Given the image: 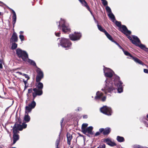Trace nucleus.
Listing matches in <instances>:
<instances>
[{
    "label": "nucleus",
    "instance_id": "obj_15",
    "mask_svg": "<svg viewBox=\"0 0 148 148\" xmlns=\"http://www.w3.org/2000/svg\"><path fill=\"white\" fill-rule=\"evenodd\" d=\"M104 141L110 146L113 147L116 145V144L110 138H106L104 140Z\"/></svg>",
    "mask_w": 148,
    "mask_h": 148
},
{
    "label": "nucleus",
    "instance_id": "obj_43",
    "mask_svg": "<svg viewBox=\"0 0 148 148\" xmlns=\"http://www.w3.org/2000/svg\"><path fill=\"white\" fill-rule=\"evenodd\" d=\"M63 121H64V119L62 118V120H61V121H60V124H61V126L62 125V123L63 122Z\"/></svg>",
    "mask_w": 148,
    "mask_h": 148
},
{
    "label": "nucleus",
    "instance_id": "obj_12",
    "mask_svg": "<svg viewBox=\"0 0 148 148\" xmlns=\"http://www.w3.org/2000/svg\"><path fill=\"white\" fill-rule=\"evenodd\" d=\"M81 36V34L80 33L76 32H75L74 34H70L69 36L70 39L73 41L79 40Z\"/></svg>",
    "mask_w": 148,
    "mask_h": 148
},
{
    "label": "nucleus",
    "instance_id": "obj_47",
    "mask_svg": "<svg viewBox=\"0 0 148 148\" xmlns=\"http://www.w3.org/2000/svg\"><path fill=\"white\" fill-rule=\"evenodd\" d=\"M87 117V116L86 115H85L83 116L84 118H86Z\"/></svg>",
    "mask_w": 148,
    "mask_h": 148
},
{
    "label": "nucleus",
    "instance_id": "obj_1",
    "mask_svg": "<svg viewBox=\"0 0 148 148\" xmlns=\"http://www.w3.org/2000/svg\"><path fill=\"white\" fill-rule=\"evenodd\" d=\"M103 71L105 76L108 78L106 80L105 85L101 90L106 94L111 92L114 89V86L116 85L118 92L119 93L122 92L123 83L119 81V77L115 75L113 71L109 68H104Z\"/></svg>",
    "mask_w": 148,
    "mask_h": 148
},
{
    "label": "nucleus",
    "instance_id": "obj_24",
    "mask_svg": "<svg viewBox=\"0 0 148 148\" xmlns=\"http://www.w3.org/2000/svg\"><path fill=\"white\" fill-rule=\"evenodd\" d=\"M107 38L109 39L110 40L113 42L114 40H113L111 36L107 32L104 33Z\"/></svg>",
    "mask_w": 148,
    "mask_h": 148
},
{
    "label": "nucleus",
    "instance_id": "obj_48",
    "mask_svg": "<svg viewBox=\"0 0 148 148\" xmlns=\"http://www.w3.org/2000/svg\"><path fill=\"white\" fill-rule=\"evenodd\" d=\"M82 110V108H78V110L79 111Z\"/></svg>",
    "mask_w": 148,
    "mask_h": 148
},
{
    "label": "nucleus",
    "instance_id": "obj_19",
    "mask_svg": "<svg viewBox=\"0 0 148 148\" xmlns=\"http://www.w3.org/2000/svg\"><path fill=\"white\" fill-rule=\"evenodd\" d=\"M12 11L13 13V16L12 17V24L13 26H14L16 21V17L15 12L13 10H12Z\"/></svg>",
    "mask_w": 148,
    "mask_h": 148
},
{
    "label": "nucleus",
    "instance_id": "obj_6",
    "mask_svg": "<svg viewBox=\"0 0 148 148\" xmlns=\"http://www.w3.org/2000/svg\"><path fill=\"white\" fill-rule=\"evenodd\" d=\"M58 28L60 29L62 28V31L66 32L70 31V28L68 24L66 22L64 19L61 18L60 20L58 22H57Z\"/></svg>",
    "mask_w": 148,
    "mask_h": 148
},
{
    "label": "nucleus",
    "instance_id": "obj_34",
    "mask_svg": "<svg viewBox=\"0 0 148 148\" xmlns=\"http://www.w3.org/2000/svg\"><path fill=\"white\" fill-rule=\"evenodd\" d=\"M27 80H24V79H23V82L25 84V88H26V87H27L28 86V84H27Z\"/></svg>",
    "mask_w": 148,
    "mask_h": 148
},
{
    "label": "nucleus",
    "instance_id": "obj_17",
    "mask_svg": "<svg viewBox=\"0 0 148 148\" xmlns=\"http://www.w3.org/2000/svg\"><path fill=\"white\" fill-rule=\"evenodd\" d=\"M18 40V37L16 32H14L10 39V41L11 42H16Z\"/></svg>",
    "mask_w": 148,
    "mask_h": 148
},
{
    "label": "nucleus",
    "instance_id": "obj_23",
    "mask_svg": "<svg viewBox=\"0 0 148 148\" xmlns=\"http://www.w3.org/2000/svg\"><path fill=\"white\" fill-rule=\"evenodd\" d=\"M111 130L109 128H106L104 129V132L103 133L104 135L108 134L110 132Z\"/></svg>",
    "mask_w": 148,
    "mask_h": 148
},
{
    "label": "nucleus",
    "instance_id": "obj_27",
    "mask_svg": "<svg viewBox=\"0 0 148 148\" xmlns=\"http://www.w3.org/2000/svg\"><path fill=\"white\" fill-rule=\"evenodd\" d=\"M116 139L119 142H121L124 141V139L123 137L118 136L117 137Z\"/></svg>",
    "mask_w": 148,
    "mask_h": 148
},
{
    "label": "nucleus",
    "instance_id": "obj_5",
    "mask_svg": "<svg viewBox=\"0 0 148 148\" xmlns=\"http://www.w3.org/2000/svg\"><path fill=\"white\" fill-rule=\"evenodd\" d=\"M127 38L132 41V42L133 44L136 45V46H139L141 49L146 51H148V49L146 48L144 45L141 44L139 39L137 36H132L133 39L132 37L130 36H128Z\"/></svg>",
    "mask_w": 148,
    "mask_h": 148
},
{
    "label": "nucleus",
    "instance_id": "obj_46",
    "mask_svg": "<svg viewBox=\"0 0 148 148\" xmlns=\"http://www.w3.org/2000/svg\"><path fill=\"white\" fill-rule=\"evenodd\" d=\"M3 68V66L0 63V69H2Z\"/></svg>",
    "mask_w": 148,
    "mask_h": 148
},
{
    "label": "nucleus",
    "instance_id": "obj_7",
    "mask_svg": "<svg viewBox=\"0 0 148 148\" xmlns=\"http://www.w3.org/2000/svg\"><path fill=\"white\" fill-rule=\"evenodd\" d=\"M88 126L87 123H83L81 129L82 132L84 134L88 136H89V134L92 135L93 132L92 131L93 127L92 126H89L87 128Z\"/></svg>",
    "mask_w": 148,
    "mask_h": 148
},
{
    "label": "nucleus",
    "instance_id": "obj_45",
    "mask_svg": "<svg viewBox=\"0 0 148 148\" xmlns=\"http://www.w3.org/2000/svg\"><path fill=\"white\" fill-rule=\"evenodd\" d=\"M24 33V32L23 31H21L19 32V34H20V35H22V34H23Z\"/></svg>",
    "mask_w": 148,
    "mask_h": 148
},
{
    "label": "nucleus",
    "instance_id": "obj_22",
    "mask_svg": "<svg viewBox=\"0 0 148 148\" xmlns=\"http://www.w3.org/2000/svg\"><path fill=\"white\" fill-rule=\"evenodd\" d=\"M67 138L68 144L70 145L71 144V141L72 138V136L69 134L67 133Z\"/></svg>",
    "mask_w": 148,
    "mask_h": 148
},
{
    "label": "nucleus",
    "instance_id": "obj_21",
    "mask_svg": "<svg viewBox=\"0 0 148 148\" xmlns=\"http://www.w3.org/2000/svg\"><path fill=\"white\" fill-rule=\"evenodd\" d=\"M135 62L136 63H137L139 64L143 65V62L139 59H138L134 57H132V58Z\"/></svg>",
    "mask_w": 148,
    "mask_h": 148
},
{
    "label": "nucleus",
    "instance_id": "obj_11",
    "mask_svg": "<svg viewBox=\"0 0 148 148\" xmlns=\"http://www.w3.org/2000/svg\"><path fill=\"white\" fill-rule=\"evenodd\" d=\"M36 70V71L37 73V75L36 76V80L37 82H39L40 81L41 79L43 77V74L42 71L41 69L37 68Z\"/></svg>",
    "mask_w": 148,
    "mask_h": 148
},
{
    "label": "nucleus",
    "instance_id": "obj_10",
    "mask_svg": "<svg viewBox=\"0 0 148 148\" xmlns=\"http://www.w3.org/2000/svg\"><path fill=\"white\" fill-rule=\"evenodd\" d=\"M100 111L104 114L108 115H110L112 113V111L110 108L105 106L101 108Z\"/></svg>",
    "mask_w": 148,
    "mask_h": 148
},
{
    "label": "nucleus",
    "instance_id": "obj_42",
    "mask_svg": "<svg viewBox=\"0 0 148 148\" xmlns=\"http://www.w3.org/2000/svg\"><path fill=\"white\" fill-rule=\"evenodd\" d=\"M32 92V89L30 88L28 90V93H30Z\"/></svg>",
    "mask_w": 148,
    "mask_h": 148
},
{
    "label": "nucleus",
    "instance_id": "obj_38",
    "mask_svg": "<svg viewBox=\"0 0 148 148\" xmlns=\"http://www.w3.org/2000/svg\"><path fill=\"white\" fill-rule=\"evenodd\" d=\"M60 32L55 33V35H56V36H58V37H59L60 36Z\"/></svg>",
    "mask_w": 148,
    "mask_h": 148
},
{
    "label": "nucleus",
    "instance_id": "obj_18",
    "mask_svg": "<svg viewBox=\"0 0 148 148\" xmlns=\"http://www.w3.org/2000/svg\"><path fill=\"white\" fill-rule=\"evenodd\" d=\"M95 22L96 23H97V26L98 27V28L99 30H100V31L104 32V33L106 32V31L104 29H103V27L100 25H99L98 24V22L97 21H96V20L95 19L94 17V16H93Z\"/></svg>",
    "mask_w": 148,
    "mask_h": 148
},
{
    "label": "nucleus",
    "instance_id": "obj_3",
    "mask_svg": "<svg viewBox=\"0 0 148 148\" xmlns=\"http://www.w3.org/2000/svg\"><path fill=\"white\" fill-rule=\"evenodd\" d=\"M16 53L19 58H21L23 60L31 64L36 66V64L33 60L28 58V55L27 53L24 51H22L19 48H18L16 50Z\"/></svg>",
    "mask_w": 148,
    "mask_h": 148
},
{
    "label": "nucleus",
    "instance_id": "obj_53",
    "mask_svg": "<svg viewBox=\"0 0 148 148\" xmlns=\"http://www.w3.org/2000/svg\"><path fill=\"white\" fill-rule=\"evenodd\" d=\"M1 12H0V15H1Z\"/></svg>",
    "mask_w": 148,
    "mask_h": 148
},
{
    "label": "nucleus",
    "instance_id": "obj_50",
    "mask_svg": "<svg viewBox=\"0 0 148 148\" xmlns=\"http://www.w3.org/2000/svg\"><path fill=\"white\" fill-rule=\"evenodd\" d=\"M147 117L148 118V114L147 115Z\"/></svg>",
    "mask_w": 148,
    "mask_h": 148
},
{
    "label": "nucleus",
    "instance_id": "obj_52",
    "mask_svg": "<svg viewBox=\"0 0 148 148\" xmlns=\"http://www.w3.org/2000/svg\"><path fill=\"white\" fill-rule=\"evenodd\" d=\"M7 8H9L8 7H7Z\"/></svg>",
    "mask_w": 148,
    "mask_h": 148
},
{
    "label": "nucleus",
    "instance_id": "obj_9",
    "mask_svg": "<svg viewBox=\"0 0 148 148\" xmlns=\"http://www.w3.org/2000/svg\"><path fill=\"white\" fill-rule=\"evenodd\" d=\"M34 100V99H33V101L31 103L25 107V112L26 113L30 112L32 109L35 107L36 104Z\"/></svg>",
    "mask_w": 148,
    "mask_h": 148
},
{
    "label": "nucleus",
    "instance_id": "obj_28",
    "mask_svg": "<svg viewBox=\"0 0 148 148\" xmlns=\"http://www.w3.org/2000/svg\"><path fill=\"white\" fill-rule=\"evenodd\" d=\"M117 26H118L119 28L121 27V22L118 21H115L114 22Z\"/></svg>",
    "mask_w": 148,
    "mask_h": 148
},
{
    "label": "nucleus",
    "instance_id": "obj_25",
    "mask_svg": "<svg viewBox=\"0 0 148 148\" xmlns=\"http://www.w3.org/2000/svg\"><path fill=\"white\" fill-rule=\"evenodd\" d=\"M101 1H102V3L103 5L105 6H106V9H110L109 7L107 6L108 2L106 0H104Z\"/></svg>",
    "mask_w": 148,
    "mask_h": 148
},
{
    "label": "nucleus",
    "instance_id": "obj_26",
    "mask_svg": "<svg viewBox=\"0 0 148 148\" xmlns=\"http://www.w3.org/2000/svg\"><path fill=\"white\" fill-rule=\"evenodd\" d=\"M123 50V51L124 54L127 56H129L130 58H132V57H133L132 56L131 54H130L129 53L128 51H126L125 50L123 49L122 50Z\"/></svg>",
    "mask_w": 148,
    "mask_h": 148
},
{
    "label": "nucleus",
    "instance_id": "obj_14",
    "mask_svg": "<svg viewBox=\"0 0 148 148\" xmlns=\"http://www.w3.org/2000/svg\"><path fill=\"white\" fill-rule=\"evenodd\" d=\"M120 29L122 32L127 35L130 34L131 33V31H129L125 25H122Z\"/></svg>",
    "mask_w": 148,
    "mask_h": 148
},
{
    "label": "nucleus",
    "instance_id": "obj_51",
    "mask_svg": "<svg viewBox=\"0 0 148 148\" xmlns=\"http://www.w3.org/2000/svg\"><path fill=\"white\" fill-rule=\"evenodd\" d=\"M12 148H16L15 147H12Z\"/></svg>",
    "mask_w": 148,
    "mask_h": 148
},
{
    "label": "nucleus",
    "instance_id": "obj_2",
    "mask_svg": "<svg viewBox=\"0 0 148 148\" xmlns=\"http://www.w3.org/2000/svg\"><path fill=\"white\" fill-rule=\"evenodd\" d=\"M27 124L25 123H23L22 125L16 123L13 128V144H14L19 139V135L17 134L19 133L18 131H21L23 128H25L27 127Z\"/></svg>",
    "mask_w": 148,
    "mask_h": 148
},
{
    "label": "nucleus",
    "instance_id": "obj_31",
    "mask_svg": "<svg viewBox=\"0 0 148 148\" xmlns=\"http://www.w3.org/2000/svg\"><path fill=\"white\" fill-rule=\"evenodd\" d=\"M134 148H144V147L139 145H135L134 146Z\"/></svg>",
    "mask_w": 148,
    "mask_h": 148
},
{
    "label": "nucleus",
    "instance_id": "obj_30",
    "mask_svg": "<svg viewBox=\"0 0 148 148\" xmlns=\"http://www.w3.org/2000/svg\"><path fill=\"white\" fill-rule=\"evenodd\" d=\"M59 142H60L59 138L57 139L56 140V143H55L56 148H59L58 147V145L59 144Z\"/></svg>",
    "mask_w": 148,
    "mask_h": 148
},
{
    "label": "nucleus",
    "instance_id": "obj_35",
    "mask_svg": "<svg viewBox=\"0 0 148 148\" xmlns=\"http://www.w3.org/2000/svg\"><path fill=\"white\" fill-rule=\"evenodd\" d=\"M114 43L116 44L122 50L123 49L120 45L117 43L114 40L113 42Z\"/></svg>",
    "mask_w": 148,
    "mask_h": 148
},
{
    "label": "nucleus",
    "instance_id": "obj_41",
    "mask_svg": "<svg viewBox=\"0 0 148 148\" xmlns=\"http://www.w3.org/2000/svg\"><path fill=\"white\" fill-rule=\"evenodd\" d=\"M144 71L145 73H148V70L144 69Z\"/></svg>",
    "mask_w": 148,
    "mask_h": 148
},
{
    "label": "nucleus",
    "instance_id": "obj_44",
    "mask_svg": "<svg viewBox=\"0 0 148 148\" xmlns=\"http://www.w3.org/2000/svg\"><path fill=\"white\" fill-rule=\"evenodd\" d=\"M16 73H18L20 75H23V74L22 73H21V72H16Z\"/></svg>",
    "mask_w": 148,
    "mask_h": 148
},
{
    "label": "nucleus",
    "instance_id": "obj_8",
    "mask_svg": "<svg viewBox=\"0 0 148 148\" xmlns=\"http://www.w3.org/2000/svg\"><path fill=\"white\" fill-rule=\"evenodd\" d=\"M58 44V46L60 45L62 47L67 49L69 48L71 45V43L69 40L64 38H61L60 42Z\"/></svg>",
    "mask_w": 148,
    "mask_h": 148
},
{
    "label": "nucleus",
    "instance_id": "obj_20",
    "mask_svg": "<svg viewBox=\"0 0 148 148\" xmlns=\"http://www.w3.org/2000/svg\"><path fill=\"white\" fill-rule=\"evenodd\" d=\"M28 113H26L25 112V116L24 117V120L26 122H28L30 120V116L28 115Z\"/></svg>",
    "mask_w": 148,
    "mask_h": 148
},
{
    "label": "nucleus",
    "instance_id": "obj_13",
    "mask_svg": "<svg viewBox=\"0 0 148 148\" xmlns=\"http://www.w3.org/2000/svg\"><path fill=\"white\" fill-rule=\"evenodd\" d=\"M106 97L105 96H103V94L100 92L99 91L97 92L96 96L95 97V99L96 100H98L101 99L102 101H104L106 99Z\"/></svg>",
    "mask_w": 148,
    "mask_h": 148
},
{
    "label": "nucleus",
    "instance_id": "obj_16",
    "mask_svg": "<svg viewBox=\"0 0 148 148\" xmlns=\"http://www.w3.org/2000/svg\"><path fill=\"white\" fill-rule=\"evenodd\" d=\"M108 12V15L109 17L111 19L112 21L114 23L115 19L114 16L111 11V10H107Z\"/></svg>",
    "mask_w": 148,
    "mask_h": 148
},
{
    "label": "nucleus",
    "instance_id": "obj_29",
    "mask_svg": "<svg viewBox=\"0 0 148 148\" xmlns=\"http://www.w3.org/2000/svg\"><path fill=\"white\" fill-rule=\"evenodd\" d=\"M17 45L15 43H13L12 44V49H15L17 47Z\"/></svg>",
    "mask_w": 148,
    "mask_h": 148
},
{
    "label": "nucleus",
    "instance_id": "obj_4",
    "mask_svg": "<svg viewBox=\"0 0 148 148\" xmlns=\"http://www.w3.org/2000/svg\"><path fill=\"white\" fill-rule=\"evenodd\" d=\"M37 82L36 84L37 88H34L33 89L34 92L33 93V100L34 99L37 95H41L42 94V89L43 88V84L40 82Z\"/></svg>",
    "mask_w": 148,
    "mask_h": 148
},
{
    "label": "nucleus",
    "instance_id": "obj_37",
    "mask_svg": "<svg viewBox=\"0 0 148 148\" xmlns=\"http://www.w3.org/2000/svg\"><path fill=\"white\" fill-rule=\"evenodd\" d=\"M23 75L25 76V77L26 78H27V80H28L29 79V77L28 75L27 74L23 73Z\"/></svg>",
    "mask_w": 148,
    "mask_h": 148
},
{
    "label": "nucleus",
    "instance_id": "obj_36",
    "mask_svg": "<svg viewBox=\"0 0 148 148\" xmlns=\"http://www.w3.org/2000/svg\"><path fill=\"white\" fill-rule=\"evenodd\" d=\"M105 145L103 144L99 145L97 148H105Z\"/></svg>",
    "mask_w": 148,
    "mask_h": 148
},
{
    "label": "nucleus",
    "instance_id": "obj_39",
    "mask_svg": "<svg viewBox=\"0 0 148 148\" xmlns=\"http://www.w3.org/2000/svg\"><path fill=\"white\" fill-rule=\"evenodd\" d=\"M104 131V129L103 128H100L99 129V132L100 133H101L102 132H103Z\"/></svg>",
    "mask_w": 148,
    "mask_h": 148
},
{
    "label": "nucleus",
    "instance_id": "obj_32",
    "mask_svg": "<svg viewBox=\"0 0 148 148\" xmlns=\"http://www.w3.org/2000/svg\"><path fill=\"white\" fill-rule=\"evenodd\" d=\"M79 1L83 4L85 5H87L86 2L84 0H79Z\"/></svg>",
    "mask_w": 148,
    "mask_h": 148
},
{
    "label": "nucleus",
    "instance_id": "obj_33",
    "mask_svg": "<svg viewBox=\"0 0 148 148\" xmlns=\"http://www.w3.org/2000/svg\"><path fill=\"white\" fill-rule=\"evenodd\" d=\"M19 37L21 41L24 40V36L22 35H20L19 36Z\"/></svg>",
    "mask_w": 148,
    "mask_h": 148
},
{
    "label": "nucleus",
    "instance_id": "obj_40",
    "mask_svg": "<svg viewBox=\"0 0 148 148\" xmlns=\"http://www.w3.org/2000/svg\"><path fill=\"white\" fill-rule=\"evenodd\" d=\"M100 133L99 132H96V133L95 134V136H97L99 135L100 134Z\"/></svg>",
    "mask_w": 148,
    "mask_h": 148
},
{
    "label": "nucleus",
    "instance_id": "obj_49",
    "mask_svg": "<svg viewBox=\"0 0 148 148\" xmlns=\"http://www.w3.org/2000/svg\"><path fill=\"white\" fill-rule=\"evenodd\" d=\"M90 10V12L92 14L91 11H90V10Z\"/></svg>",
    "mask_w": 148,
    "mask_h": 148
}]
</instances>
